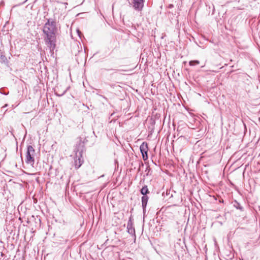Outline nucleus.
<instances>
[{"label":"nucleus","instance_id":"f257e3e1","mask_svg":"<svg viewBox=\"0 0 260 260\" xmlns=\"http://www.w3.org/2000/svg\"><path fill=\"white\" fill-rule=\"evenodd\" d=\"M43 31L44 34V39L46 45L51 51L55 47L57 32L56 23L52 19H47V22L43 26Z\"/></svg>","mask_w":260,"mask_h":260},{"label":"nucleus","instance_id":"f03ea898","mask_svg":"<svg viewBox=\"0 0 260 260\" xmlns=\"http://www.w3.org/2000/svg\"><path fill=\"white\" fill-rule=\"evenodd\" d=\"M83 151V144L81 141H80L78 143L76 144L74 149L75 156L74 157V164L76 169L79 168L83 162V159L82 158Z\"/></svg>","mask_w":260,"mask_h":260},{"label":"nucleus","instance_id":"7ed1b4c3","mask_svg":"<svg viewBox=\"0 0 260 260\" xmlns=\"http://www.w3.org/2000/svg\"><path fill=\"white\" fill-rule=\"evenodd\" d=\"M35 154V149L31 145L27 146L26 160L25 161L28 164L33 165L35 162V159L34 157Z\"/></svg>","mask_w":260,"mask_h":260},{"label":"nucleus","instance_id":"20e7f679","mask_svg":"<svg viewBox=\"0 0 260 260\" xmlns=\"http://www.w3.org/2000/svg\"><path fill=\"white\" fill-rule=\"evenodd\" d=\"M140 151L142 155L143 159L146 160L148 159L147 151H148V145L147 143L143 142L140 146Z\"/></svg>","mask_w":260,"mask_h":260},{"label":"nucleus","instance_id":"39448f33","mask_svg":"<svg viewBox=\"0 0 260 260\" xmlns=\"http://www.w3.org/2000/svg\"><path fill=\"white\" fill-rule=\"evenodd\" d=\"M127 232L132 236H135V229L133 226L132 217L131 216L129 218L127 224Z\"/></svg>","mask_w":260,"mask_h":260},{"label":"nucleus","instance_id":"423d86ee","mask_svg":"<svg viewBox=\"0 0 260 260\" xmlns=\"http://www.w3.org/2000/svg\"><path fill=\"white\" fill-rule=\"evenodd\" d=\"M133 7L136 10L140 11L142 10L144 6V1L133 0Z\"/></svg>","mask_w":260,"mask_h":260},{"label":"nucleus","instance_id":"0eeeda50","mask_svg":"<svg viewBox=\"0 0 260 260\" xmlns=\"http://www.w3.org/2000/svg\"><path fill=\"white\" fill-rule=\"evenodd\" d=\"M148 199H149V198L147 195L143 196L141 198L142 206L144 212H145L146 211V208L147 206Z\"/></svg>","mask_w":260,"mask_h":260},{"label":"nucleus","instance_id":"6e6552de","mask_svg":"<svg viewBox=\"0 0 260 260\" xmlns=\"http://www.w3.org/2000/svg\"><path fill=\"white\" fill-rule=\"evenodd\" d=\"M140 192L143 196L147 195L149 193V191L146 185H145L140 190Z\"/></svg>","mask_w":260,"mask_h":260},{"label":"nucleus","instance_id":"1a4fd4ad","mask_svg":"<svg viewBox=\"0 0 260 260\" xmlns=\"http://www.w3.org/2000/svg\"><path fill=\"white\" fill-rule=\"evenodd\" d=\"M234 206L237 209H239L241 211H243V207L237 201H235Z\"/></svg>","mask_w":260,"mask_h":260},{"label":"nucleus","instance_id":"9d476101","mask_svg":"<svg viewBox=\"0 0 260 260\" xmlns=\"http://www.w3.org/2000/svg\"><path fill=\"white\" fill-rule=\"evenodd\" d=\"M199 63L200 61L198 60H191L189 62V64L191 66L199 64Z\"/></svg>","mask_w":260,"mask_h":260},{"label":"nucleus","instance_id":"9b49d317","mask_svg":"<svg viewBox=\"0 0 260 260\" xmlns=\"http://www.w3.org/2000/svg\"><path fill=\"white\" fill-rule=\"evenodd\" d=\"M0 58L3 62H5L7 60V57L5 56L4 54H3V53H1V54Z\"/></svg>","mask_w":260,"mask_h":260},{"label":"nucleus","instance_id":"f8f14e48","mask_svg":"<svg viewBox=\"0 0 260 260\" xmlns=\"http://www.w3.org/2000/svg\"><path fill=\"white\" fill-rule=\"evenodd\" d=\"M0 93H1V94H4V95H8V93H9L8 92H4V91L2 90V89H0Z\"/></svg>","mask_w":260,"mask_h":260},{"label":"nucleus","instance_id":"ddd939ff","mask_svg":"<svg viewBox=\"0 0 260 260\" xmlns=\"http://www.w3.org/2000/svg\"><path fill=\"white\" fill-rule=\"evenodd\" d=\"M77 33H78V35L79 37L80 38H81V32L79 29H77Z\"/></svg>","mask_w":260,"mask_h":260},{"label":"nucleus","instance_id":"4468645a","mask_svg":"<svg viewBox=\"0 0 260 260\" xmlns=\"http://www.w3.org/2000/svg\"><path fill=\"white\" fill-rule=\"evenodd\" d=\"M107 70V71H111V70H114V69H107V70ZM116 70V71H118V70Z\"/></svg>","mask_w":260,"mask_h":260},{"label":"nucleus","instance_id":"2eb2a0df","mask_svg":"<svg viewBox=\"0 0 260 260\" xmlns=\"http://www.w3.org/2000/svg\"><path fill=\"white\" fill-rule=\"evenodd\" d=\"M7 105L6 104L5 106H3L2 108H5V107H7Z\"/></svg>","mask_w":260,"mask_h":260}]
</instances>
